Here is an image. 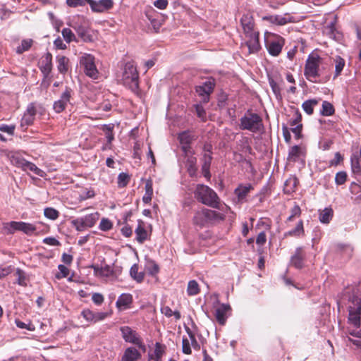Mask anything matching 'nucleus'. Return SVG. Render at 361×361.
I'll use <instances>...</instances> for the list:
<instances>
[{
	"instance_id": "nucleus-16",
	"label": "nucleus",
	"mask_w": 361,
	"mask_h": 361,
	"mask_svg": "<svg viewBox=\"0 0 361 361\" xmlns=\"http://www.w3.org/2000/svg\"><path fill=\"white\" fill-rule=\"evenodd\" d=\"M305 257L306 254L302 247H298L296 248L294 255L291 257L290 264L296 269H302L304 267Z\"/></svg>"
},
{
	"instance_id": "nucleus-25",
	"label": "nucleus",
	"mask_w": 361,
	"mask_h": 361,
	"mask_svg": "<svg viewBox=\"0 0 361 361\" xmlns=\"http://www.w3.org/2000/svg\"><path fill=\"white\" fill-rule=\"evenodd\" d=\"M304 233H305V230H304V227H303V221H302V220H300L298 221V223L296 225V226L295 227V228H293L288 232H286L284 233V237L292 236V237H298H298L304 235Z\"/></svg>"
},
{
	"instance_id": "nucleus-57",
	"label": "nucleus",
	"mask_w": 361,
	"mask_h": 361,
	"mask_svg": "<svg viewBox=\"0 0 361 361\" xmlns=\"http://www.w3.org/2000/svg\"><path fill=\"white\" fill-rule=\"evenodd\" d=\"M182 350L186 355L191 354L190 344L188 338H183L182 341Z\"/></svg>"
},
{
	"instance_id": "nucleus-30",
	"label": "nucleus",
	"mask_w": 361,
	"mask_h": 361,
	"mask_svg": "<svg viewBox=\"0 0 361 361\" xmlns=\"http://www.w3.org/2000/svg\"><path fill=\"white\" fill-rule=\"evenodd\" d=\"M99 214L97 212L92 213L86 215L84 217H81V220L83 221L85 226L87 228H92L99 219Z\"/></svg>"
},
{
	"instance_id": "nucleus-2",
	"label": "nucleus",
	"mask_w": 361,
	"mask_h": 361,
	"mask_svg": "<svg viewBox=\"0 0 361 361\" xmlns=\"http://www.w3.org/2000/svg\"><path fill=\"white\" fill-rule=\"evenodd\" d=\"M195 197L203 204L220 209V198L216 192L207 185L198 184L194 192Z\"/></svg>"
},
{
	"instance_id": "nucleus-20",
	"label": "nucleus",
	"mask_w": 361,
	"mask_h": 361,
	"mask_svg": "<svg viewBox=\"0 0 361 361\" xmlns=\"http://www.w3.org/2000/svg\"><path fill=\"white\" fill-rule=\"evenodd\" d=\"M42 65L40 67V70L45 78L48 77L52 70V55L47 52L43 56Z\"/></svg>"
},
{
	"instance_id": "nucleus-44",
	"label": "nucleus",
	"mask_w": 361,
	"mask_h": 361,
	"mask_svg": "<svg viewBox=\"0 0 361 361\" xmlns=\"http://www.w3.org/2000/svg\"><path fill=\"white\" fill-rule=\"evenodd\" d=\"M36 230V226L34 224L21 221V231L24 233L32 235Z\"/></svg>"
},
{
	"instance_id": "nucleus-64",
	"label": "nucleus",
	"mask_w": 361,
	"mask_h": 361,
	"mask_svg": "<svg viewBox=\"0 0 361 361\" xmlns=\"http://www.w3.org/2000/svg\"><path fill=\"white\" fill-rule=\"evenodd\" d=\"M43 242L45 244L52 245V246H58L60 245V242L56 240L55 238L49 237L44 239Z\"/></svg>"
},
{
	"instance_id": "nucleus-29",
	"label": "nucleus",
	"mask_w": 361,
	"mask_h": 361,
	"mask_svg": "<svg viewBox=\"0 0 361 361\" xmlns=\"http://www.w3.org/2000/svg\"><path fill=\"white\" fill-rule=\"evenodd\" d=\"M334 211L331 207H326L319 213V221L323 224H328L331 220Z\"/></svg>"
},
{
	"instance_id": "nucleus-37",
	"label": "nucleus",
	"mask_w": 361,
	"mask_h": 361,
	"mask_svg": "<svg viewBox=\"0 0 361 361\" xmlns=\"http://www.w3.org/2000/svg\"><path fill=\"white\" fill-rule=\"evenodd\" d=\"M23 170L24 171H32L35 174H36V175H37L39 176H41V177H43V176L44 174V172L42 170H41L40 169L37 167V166L35 164H33L32 162H30L28 161H27L26 164L24 166Z\"/></svg>"
},
{
	"instance_id": "nucleus-60",
	"label": "nucleus",
	"mask_w": 361,
	"mask_h": 361,
	"mask_svg": "<svg viewBox=\"0 0 361 361\" xmlns=\"http://www.w3.org/2000/svg\"><path fill=\"white\" fill-rule=\"evenodd\" d=\"M295 118L290 121V125L291 126H298V124H301L302 116L298 110H296L295 112Z\"/></svg>"
},
{
	"instance_id": "nucleus-42",
	"label": "nucleus",
	"mask_w": 361,
	"mask_h": 361,
	"mask_svg": "<svg viewBox=\"0 0 361 361\" xmlns=\"http://www.w3.org/2000/svg\"><path fill=\"white\" fill-rule=\"evenodd\" d=\"M178 139L180 144H190L194 140V136L188 131H184L179 134Z\"/></svg>"
},
{
	"instance_id": "nucleus-63",
	"label": "nucleus",
	"mask_w": 361,
	"mask_h": 361,
	"mask_svg": "<svg viewBox=\"0 0 361 361\" xmlns=\"http://www.w3.org/2000/svg\"><path fill=\"white\" fill-rule=\"evenodd\" d=\"M92 300L94 304L99 305L104 302V297L100 293H94L92 297Z\"/></svg>"
},
{
	"instance_id": "nucleus-21",
	"label": "nucleus",
	"mask_w": 361,
	"mask_h": 361,
	"mask_svg": "<svg viewBox=\"0 0 361 361\" xmlns=\"http://www.w3.org/2000/svg\"><path fill=\"white\" fill-rule=\"evenodd\" d=\"M141 357L140 353L133 347L127 348L121 361H137Z\"/></svg>"
},
{
	"instance_id": "nucleus-40",
	"label": "nucleus",
	"mask_w": 361,
	"mask_h": 361,
	"mask_svg": "<svg viewBox=\"0 0 361 361\" xmlns=\"http://www.w3.org/2000/svg\"><path fill=\"white\" fill-rule=\"evenodd\" d=\"M300 148L298 145L292 147L288 152V159L291 161H295L300 157Z\"/></svg>"
},
{
	"instance_id": "nucleus-17",
	"label": "nucleus",
	"mask_w": 361,
	"mask_h": 361,
	"mask_svg": "<svg viewBox=\"0 0 361 361\" xmlns=\"http://www.w3.org/2000/svg\"><path fill=\"white\" fill-rule=\"evenodd\" d=\"M240 23L245 35H250L255 32L254 30L255 21L252 14H244L240 19Z\"/></svg>"
},
{
	"instance_id": "nucleus-35",
	"label": "nucleus",
	"mask_w": 361,
	"mask_h": 361,
	"mask_svg": "<svg viewBox=\"0 0 361 361\" xmlns=\"http://www.w3.org/2000/svg\"><path fill=\"white\" fill-rule=\"evenodd\" d=\"M200 290L199 284L195 280H192L188 282L187 288V293L188 295H196L200 293Z\"/></svg>"
},
{
	"instance_id": "nucleus-13",
	"label": "nucleus",
	"mask_w": 361,
	"mask_h": 361,
	"mask_svg": "<svg viewBox=\"0 0 361 361\" xmlns=\"http://www.w3.org/2000/svg\"><path fill=\"white\" fill-rule=\"evenodd\" d=\"M247 37V40L245 42V45L248 48L249 54H255L259 51L261 46L259 44V32H255L250 35H245Z\"/></svg>"
},
{
	"instance_id": "nucleus-55",
	"label": "nucleus",
	"mask_w": 361,
	"mask_h": 361,
	"mask_svg": "<svg viewBox=\"0 0 361 361\" xmlns=\"http://www.w3.org/2000/svg\"><path fill=\"white\" fill-rule=\"evenodd\" d=\"M164 353V350L162 349V346L159 343H157L155 345V349L154 354H152L154 357V359H157L158 360H161V357Z\"/></svg>"
},
{
	"instance_id": "nucleus-7",
	"label": "nucleus",
	"mask_w": 361,
	"mask_h": 361,
	"mask_svg": "<svg viewBox=\"0 0 361 361\" xmlns=\"http://www.w3.org/2000/svg\"><path fill=\"white\" fill-rule=\"evenodd\" d=\"M80 63L83 67L86 75L93 79L97 78L99 72L95 66L94 57L92 55L85 54L80 58Z\"/></svg>"
},
{
	"instance_id": "nucleus-62",
	"label": "nucleus",
	"mask_w": 361,
	"mask_h": 361,
	"mask_svg": "<svg viewBox=\"0 0 361 361\" xmlns=\"http://www.w3.org/2000/svg\"><path fill=\"white\" fill-rule=\"evenodd\" d=\"M15 130V126L2 125L0 127V130L4 133H6L9 135H13Z\"/></svg>"
},
{
	"instance_id": "nucleus-41",
	"label": "nucleus",
	"mask_w": 361,
	"mask_h": 361,
	"mask_svg": "<svg viewBox=\"0 0 361 361\" xmlns=\"http://www.w3.org/2000/svg\"><path fill=\"white\" fill-rule=\"evenodd\" d=\"M76 31L78 36L80 37L84 42L92 41V36L89 34L88 30L85 27L80 26L77 28Z\"/></svg>"
},
{
	"instance_id": "nucleus-12",
	"label": "nucleus",
	"mask_w": 361,
	"mask_h": 361,
	"mask_svg": "<svg viewBox=\"0 0 361 361\" xmlns=\"http://www.w3.org/2000/svg\"><path fill=\"white\" fill-rule=\"evenodd\" d=\"M36 112L37 111L34 104H30L20 121V128L23 130H25L29 126L33 123Z\"/></svg>"
},
{
	"instance_id": "nucleus-52",
	"label": "nucleus",
	"mask_w": 361,
	"mask_h": 361,
	"mask_svg": "<svg viewBox=\"0 0 361 361\" xmlns=\"http://www.w3.org/2000/svg\"><path fill=\"white\" fill-rule=\"evenodd\" d=\"M62 35L64 39L68 42H71L75 39V35L69 28H64L62 30Z\"/></svg>"
},
{
	"instance_id": "nucleus-5",
	"label": "nucleus",
	"mask_w": 361,
	"mask_h": 361,
	"mask_svg": "<svg viewBox=\"0 0 361 361\" xmlns=\"http://www.w3.org/2000/svg\"><path fill=\"white\" fill-rule=\"evenodd\" d=\"M322 59L316 54L309 55L305 63L304 75L310 82H316L317 78L319 77V66L322 64Z\"/></svg>"
},
{
	"instance_id": "nucleus-15",
	"label": "nucleus",
	"mask_w": 361,
	"mask_h": 361,
	"mask_svg": "<svg viewBox=\"0 0 361 361\" xmlns=\"http://www.w3.org/2000/svg\"><path fill=\"white\" fill-rule=\"evenodd\" d=\"M81 315L87 322L96 323L104 319L108 314L106 312H94L89 309H85L82 311Z\"/></svg>"
},
{
	"instance_id": "nucleus-59",
	"label": "nucleus",
	"mask_w": 361,
	"mask_h": 361,
	"mask_svg": "<svg viewBox=\"0 0 361 361\" xmlns=\"http://www.w3.org/2000/svg\"><path fill=\"white\" fill-rule=\"evenodd\" d=\"M66 4L68 6L73 8L85 6L83 0H66Z\"/></svg>"
},
{
	"instance_id": "nucleus-9",
	"label": "nucleus",
	"mask_w": 361,
	"mask_h": 361,
	"mask_svg": "<svg viewBox=\"0 0 361 361\" xmlns=\"http://www.w3.org/2000/svg\"><path fill=\"white\" fill-rule=\"evenodd\" d=\"M120 331L122 334L123 338L126 342L133 343L143 350L145 349V345L142 343L140 338L138 336L135 331L127 326H121L120 328Z\"/></svg>"
},
{
	"instance_id": "nucleus-27",
	"label": "nucleus",
	"mask_w": 361,
	"mask_h": 361,
	"mask_svg": "<svg viewBox=\"0 0 361 361\" xmlns=\"http://www.w3.org/2000/svg\"><path fill=\"white\" fill-rule=\"evenodd\" d=\"M152 186H153L152 180L151 179L147 180L146 183H145V193L144 196L142 197V201L146 204L150 203V202L152 200V195H153Z\"/></svg>"
},
{
	"instance_id": "nucleus-38",
	"label": "nucleus",
	"mask_w": 361,
	"mask_h": 361,
	"mask_svg": "<svg viewBox=\"0 0 361 361\" xmlns=\"http://www.w3.org/2000/svg\"><path fill=\"white\" fill-rule=\"evenodd\" d=\"M322 116H329L334 114V106L329 102L324 101L322 103V109L321 111Z\"/></svg>"
},
{
	"instance_id": "nucleus-43",
	"label": "nucleus",
	"mask_w": 361,
	"mask_h": 361,
	"mask_svg": "<svg viewBox=\"0 0 361 361\" xmlns=\"http://www.w3.org/2000/svg\"><path fill=\"white\" fill-rule=\"evenodd\" d=\"M130 176L126 173H121L118 176V188L126 187L130 181Z\"/></svg>"
},
{
	"instance_id": "nucleus-3",
	"label": "nucleus",
	"mask_w": 361,
	"mask_h": 361,
	"mask_svg": "<svg viewBox=\"0 0 361 361\" xmlns=\"http://www.w3.org/2000/svg\"><path fill=\"white\" fill-rule=\"evenodd\" d=\"M239 128L254 133H262L264 129L262 118L251 110H247L240 118Z\"/></svg>"
},
{
	"instance_id": "nucleus-53",
	"label": "nucleus",
	"mask_w": 361,
	"mask_h": 361,
	"mask_svg": "<svg viewBox=\"0 0 361 361\" xmlns=\"http://www.w3.org/2000/svg\"><path fill=\"white\" fill-rule=\"evenodd\" d=\"M112 228V223L108 219L103 218L99 224V228L103 231H106Z\"/></svg>"
},
{
	"instance_id": "nucleus-24",
	"label": "nucleus",
	"mask_w": 361,
	"mask_h": 361,
	"mask_svg": "<svg viewBox=\"0 0 361 361\" xmlns=\"http://www.w3.org/2000/svg\"><path fill=\"white\" fill-rule=\"evenodd\" d=\"M197 159L193 155L188 156L186 158L185 166L190 176H195L197 172Z\"/></svg>"
},
{
	"instance_id": "nucleus-49",
	"label": "nucleus",
	"mask_w": 361,
	"mask_h": 361,
	"mask_svg": "<svg viewBox=\"0 0 361 361\" xmlns=\"http://www.w3.org/2000/svg\"><path fill=\"white\" fill-rule=\"evenodd\" d=\"M16 275L18 276L17 282L19 285L23 286H26V277L25 272L20 269H17L16 271Z\"/></svg>"
},
{
	"instance_id": "nucleus-33",
	"label": "nucleus",
	"mask_w": 361,
	"mask_h": 361,
	"mask_svg": "<svg viewBox=\"0 0 361 361\" xmlns=\"http://www.w3.org/2000/svg\"><path fill=\"white\" fill-rule=\"evenodd\" d=\"M96 275L104 277H109L113 274V271L108 265L102 267H93Z\"/></svg>"
},
{
	"instance_id": "nucleus-45",
	"label": "nucleus",
	"mask_w": 361,
	"mask_h": 361,
	"mask_svg": "<svg viewBox=\"0 0 361 361\" xmlns=\"http://www.w3.org/2000/svg\"><path fill=\"white\" fill-rule=\"evenodd\" d=\"M44 214L47 218L55 220L59 217V212L54 208L48 207L44 209Z\"/></svg>"
},
{
	"instance_id": "nucleus-58",
	"label": "nucleus",
	"mask_w": 361,
	"mask_h": 361,
	"mask_svg": "<svg viewBox=\"0 0 361 361\" xmlns=\"http://www.w3.org/2000/svg\"><path fill=\"white\" fill-rule=\"evenodd\" d=\"M343 160V157L340 152H336L334 155V159L329 161L330 166H338Z\"/></svg>"
},
{
	"instance_id": "nucleus-10",
	"label": "nucleus",
	"mask_w": 361,
	"mask_h": 361,
	"mask_svg": "<svg viewBox=\"0 0 361 361\" xmlns=\"http://www.w3.org/2000/svg\"><path fill=\"white\" fill-rule=\"evenodd\" d=\"M262 20L267 21L271 24L282 26L289 23H294V17L288 13H286L284 16L280 15H270L262 17Z\"/></svg>"
},
{
	"instance_id": "nucleus-28",
	"label": "nucleus",
	"mask_w": 361,
	"mask_h": 361,
	"mask_svg": "<svg viewBox=\"0 0 361 361\" xmlns=\"http://www.w3.org/2000/svg\"><path fill=\"white\" fill-rule=\"evenodd\" d=\"M4 229L7 234H13L16 231H21V221H11L4 224Z\"/></svg>"
},
{
	"instance_id": "nucleus-36",
	"label": "nucleus",
	"mask_w": 361,
	"mask_h": 361,
	"mask_svg": "<svg viewBox=\"0 0 361 361\" xmlns=\"http://www.w3.org/2000/svg\"><path fill=\"white\" fill-rule=\"evenodd\" d=\"M132 300L133 298L130 294H122L118 298L116 305L118 307H126L132 302Z\"/></svg>"
},
{
	"instance_id": "nucleus-46",
	"label": "nucleus",
	"mask_w": 361,
	"mask_h": 361,
	"mask_svg": "<svg viewBox=\"0 0 361 361\" xmlns=\"http://www.w3.org/2000/svg\"><path fill=\"white\" fill-rule=\"evenodd\" d=\"M301 215V209L298 204L295 206L290 210V215L288 217L286 221H292L295 217H299Z\"/></svg>"
},
{
	"instance_id": "nucleus-32",
	"label": "nucleus",
	"mask_w": 361,
	"mask_h": 361,
	"mask_svg": "<svg viewBox=\"0 0 361 361\" xmlns=\"http://www.w3.org/2000/svg\"><path fill=\"white\" fill-rule=\"evenodd\" d=\"M33 44V40L32 39H25L21 41L20 45L16 48V53L21 54L23 52L28 51Z\"/></svg>"
},
{
	"instance_id": "nucleus-31",
	"label": "nucleus",
	"mask_w": 361,
	"mask_h": 361,
	"mask_svg": "<svg viewBox=\"0 0 361 361\" xmlns=\"http://www.w3.org/2000/svg\"><path fill=\"white\" fill-rule=\"evenodd\" d=\"M318 104V101L317 99H309L307 101H305L302 104V107L305 112L308 115H311L313 114L314 111V106Z\"/></svg>"
},
{
	"instance_id": "nucleus-4",
	"label": "nucleus",
	"mask_w": 361,
	"mask_h": 361,
	"mask_svg": "<svg viewBox=\"0 0 361 361\" xmlns=\"http://www.w3.org/2000/svg\"><path fill=\"white\" fill-rule=\"evenodd\" d=\"M224 219L225 215L223 214L209 209L202 208L195 212L193 223L200 227H204L209 224L223 221Z\"/></svg>"
},
{
	"instance_id": "nucleus-23",
	"label": "nucleus",
	"mask_w": 361,
	"mask_h": 361,
	"mask_svg": "<svg viewBox=\"0 0 361 361\" xmlns=\"http://www.w3.org/2000/svg\"><path fill=\"white\" fill-rule=\"evenodd\" d=\"M281 41L282 39L281 40L271 41L267 44V47L271 55L276 56L281 53L283 45V43Z\"/></svg>"
},
{
	"instance_id": "nucleus-51",
	"label": "nucleus",
	"mask_w": 361,
	"mask_h": 361,
	"mask_svg": "<svg viewBox=\"0 0 361 361\" xmlns=\"http://www.w3.org/2000/svg\"><path fill=\"white\" fill-rule=\"evenodd\" d=\"M269 82L276 98L281 97V88L276 82H275L274 79L269 78Z\"/></svg>"
},
{
	"instance_id": "nucleus-18",
	"label": "nucleus",
	"mask_w": 361,
	"mask_h": 361,
	"mask_svg": "<svg viewBox=\"0 0 361 361\" xmlns=\"http://www.w3.org/2000/svg\"><path fill=\"white\" fill-rule=\"evenodd\" d=\"M252 190H253V187L251 184H240L235 189L234 194L236 195L238 202H243Z\"/></svg>"
},
{
	"instance_id": "nucleus-54",
	"label": "nucleus",
	"mask_w": 361,
	"mask_h": 361,
	"mask_svg": "<svg viewBox=\"0 0 361 361\" xmlns=\"http://www.w3.org/2000/svg\"><path fill=\"white\" fill-rule=\"evenodd\" d=\"M212 157L210 154L204 153L202 158V168H210Z\"/></svg>"
},
{
	"instance_id": "nucleus-22",
	"label": "nucleus",
	"mask_w": 361,
	"mask_h": 361,
	"mask_svg": "<svg viewBox=\"0 0 361 361\" xmlns=\"http://www.w3.org/2000/svg\"><path fill=\"white\" fill-rule=\"evenodd\" d=\"M135 233L136 234V240L140 243H143L147 238V232L145 228V224L142 221L139 220Z\"/></svg>"
},
{
	"instance_id": "nucleus-47",
	"label": "nucleus",
	"mask_w": 361,
	"mask_h": 361,
	"mask_svg": "<svg viewBox=\"0 0 361 361\" xmlns=\"http://www.w3.org/2000/svg\"><path fill=\"white\" fill-rule=\"evenodd\" d=\"M195 112L197 116L202 121H207V114L204 107L201 104H195Z\"/></svg>"
},
{
	"instance_id": "nucleus-48",
	"label": "nucleus",
	"mask_w": 361,
	"mask_h": 361,
	"mask_svg": "<svg viewBox=\"0 0 361 361\" xmlns=\"http://www.w3.org/2000/svg\"><path fill=\"white\" fill-rule=\"evenodd\" d=\"M11 162L13 165L22 168L23 169L24 166L26 164L27 160L18 156H12Z\"/></svg>"
},
{
	"instance_id": "nucleus-14",
	"label": "nucleus",
	"mask_w": 361,
	"mask_h": 361,
	"mask_svg": "<svg viewBox=\"0 0 361 361\" xmlns=\"http://www.w3.org/2000/svg\"><path fill=\"white\" fill-rule=\"evenodd\" d=\"M71 95V90L68 87L66 88V90L62 93L60 99L56 101L54 104V109L56 113L62 112L70 101Z\"/></svg>"
},
{
	"instance_id": "nucleus-11",
	"label": "nucleus",
	"mask_w": 361,
	"mask_h": 361,
	"mask_svg": "<svg viewBox=\"0 0 361 361\" xmlns=\"http://www.w3.org/2000/svg\"><path fill=\"white\" fill-rule=\"evenodd\" d=\"M94 12L103 13L111 9L114 6L113 0H85Z\"/></svg>"
},
{
	"instance_id": "nucleus-19",
	"label": "nucleus",
	"mask_w": 361,
	"mask_h": 361,
	"mask_svg": "<svg viewBox=\"0 0 361 361\" xmlns=\"http://www.w3.org/2000/svg\"><path fill=\"white\" fill-rule=\"evenodd\" d=\"M231 310V307L227 304L220 305L215 311V318L219 324L224 325L226 321V313Z\"/></svg>"
},
{
	"instance_id": "nucleus-50",
	"label": "nucleus",
	"mask_w": 361,
	"mask_h": 361,
	"mask_svg": "<svg viewBox=\"0 0 361 361\" xmlns=\"http://www.w3.org/2000/svg\"><path fill=\"white\" fill-rule=\"evenodd\" d=\"M347 177L345 171H339L336 174L335 182L337 185H343L345 183Z\"/></svg>"
},
{
	"instance_id": "nucleus-26",
	"label": "nucleus",
	"mask_w": 361,
	"mask_h": 361,
	"mask_svg": "<svg viewBox=\"0 0 361 361\" xmlns=\"http://www.w3.org/2000/svg\"><path fill=\"white\" fill-rule=\"evenodd\" d=\"M57 68L60 73L65 74L68 70L69 59L64 56H58L56 57Z\"/></svg>"
},
{
	"instance_id": "nucleus-1",
	"label": "nucleus",
	"mask_w": 361,
	"mask_h": 361,
	"mask_svg": "<svg viewBox=\"0 0 361 361\" xmlns=\"http://www.w3.org/2000/svg\"><path fill=\"white\" fill-rule=\"evenodd\" d=\"M350 305L348 307L349 316L348 322L355 328L351 330L348 328V333L357 338L361 337L360 314H361V299L357 296H353L350 299Z\"/></svg>"
},
{
	"instance_id": "nucleus-61",
	"label": "nucleus",
	"mask_w": 361,
	"mask_h": 361,
	"mask_svg": "<svg viewBox=\"0 0 361 361\" xmlns=\"http://www.w3.org/2000/svg\"><path fill=\"white\" fill-rule=\"evenodd\" d=\"M12 13V11L6 8H2L0 9V18L1 20H4L10 17V15Z\"/></svg>"
},
{
	"instance_id": "nucleus-56",
	"label": "nucleus",
	"mask_w": 361,
	"mask_h": 361,
	"mask_svg": "<svg viewBox=\"0 0 361 361\" xmlns=\"http://www.w3.org/2000/svg\"><path fill=\"white\" fill-rule=\"evenodd\" d=\"M71 223L75 229L78 231H82L85 228H87L86 226H85L80 218L73 220Z\"/></svg>"
},
{
	"instance_id": "nucleus-39",
	"label": "nucleus",
	"mask_w": 361,
	"mask_h": 361,
	"mask_svg": "<svg viewBox=\"0 0 361 361\" xmlns=\"http://www.w3.org/2000/svg\"><path fill=\"white\" fill-rule=\"evenodd\" d=\"M335 75L334 76V78L338 77L342 72L345 66V61L341 56H337L335 59Z\"/></svg>"
},
{
	"instance_id": "nucleus-6",
	"label": "nucleus",
	"mask_w": 361,
	"mask_h": 361,
	"mask_svg": "<svg viewBox=\"0 0 361 361\" xmlns=\"http://www.w3.org/2000/svg\"><path fill=\"white\" fill-rule=\"evenodd\" d=\"M123 84L135 92L139 87V75L137 68L130 62L126 63L122 74Z\"/></svg>"
},
{
	"instance_id": "nucleus-8",
	"label": "nucleus",
	"mask_w": 361,
	"mask_h": 361,
	"mask_svg": "<svg viewBox=\"0 0 361 361\" xmlns=\"http://www.w3.org/2000/svg\"><path fill=\"white\" fill-rule=\"evenodd\" d=\"M214 79L209 78L201 85L196 86L195 90L198 95L202 97V101L207 103L209 100V96L214 91Z\"/></svg>"
},
{
	"instance_id": "nucleus-34",
	"label": "nucleus",
	"mask_w": 361,
	"mask_h": 361,
	"mask_svg": "<svg viewBox=\"0 0 361 361\" xmlns=\"http://www.w3.org/2000/svg\"><path fill=\"white\" fill-rule=\"evenodd\" d=\"M130 274L131 277L138 283L142 282L144 279L145 274L142 272H138V265L136 264L131 267Z\"/></svg>"
}]
</instances>
